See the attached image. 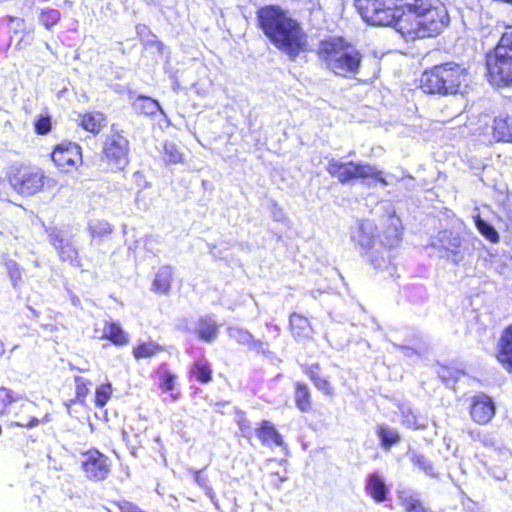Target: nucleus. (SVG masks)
Instances as JSON below:
<instances>
[{
  "label": "nucleus",
  "mask_w": 512,
  "mask_h": 512,
  "mask_svg": "<svg viewBox=\"0 0 512 512\" xmlns=\"http://www.w3.org/2000/svg\"><path fill=\"white\" fill-rule=\"evenodd\" d=\"M157 46H158L160 49H162V48H163V44H162V42H157Z\"/></svg>",
  "instance_id": "50"
},
{
  "label": "nucleus",
  "mask_w": 512,
  "mask_h": 512,
  "mask_svg": "<svg viewBox=\"0 0 512 512\" xmlns=\"http://www.w3.org/2000/svg\"><path fill=\"white\" fill-rule=\"evenodd\" d=\"M506 215H507V219L512 224V210L511 209L508 210Z\"/></svg>",
  "instance_id": "49"
},
{
  "label": "nucleus",
  "mask_w": 512,
  "mask_h": 512,
  "mask_svg": "<svg viewBox=\"0 0 512 512\" xmlns=\"http://www.w3.org/2000/svg\"><path fill=\"white\" fill-rule=\"evenodd\" d=\"M495 360L508 374H512V323L505 326L496 342Z\"/></svg>",
  "instance_id": "12"
},
{
  "label": "nucleus",
  "mask_w": 512,
  "mask_h": 512,
  "mask_svg": "<svg viewBox=\"0 0 512 512\" xmlns=\"http://www.w3.org/2000/svg\"><path fill=\"white\" fill-rule=\"evenodd\" d=\"M137 101L138 109L145 115H155L160 109L158 101L151 97L139 96Z\"/></svg>",
  "instance_id": "37"
},
{
  "label": "nucleus",
  "mask_w": 512,
  "mask_h": 512,
  "mask_svg": "<svg viewBox=\"0 0 512 512\" xmlns=\"http://www.w3.org/2000/svg\"><path fill=\"white\" fill-rule=\"evenodd\" d=\"M326 170L332 178L337 179L341 184H346L358 179H372L382 185H388L383 172L369 163L354 161L341 162L332 159L329 161Z\"/></svg>",
  "instance_id": "7"
},
{
  "label": "nucleus",
  "mask_w": 512,
  "mask_h": 512,
  "mask_svg": "<svg viewBox=\"0 0 512 512\" xmlns=\"http://www.w3.org/2000/svg\"><path fill=\"white\" fill-rule=\"evenodd\" d=\"M88 230L92 237L100 238L109 235L113 231V228L105 220H96L89 224Z\"/></svg>",
  "instance_id": "38"
},
{
  "label": "nucleus",
  "mask_w": 512,
  "mask_h": 512,
  "mask_svg": "<svg viewBox=\"0 0 512 512\" xmlns=\"http://www.w3.org/2000/svg\"><path fill=\"white\" fill-rule=\"evenodd\" d=\"M220 325L210 315L201 316L196 323L195 333L199 340L211 343L219 334Z\"/></svg>",
  "instance_id": "21"
},
{
  "label": "nucleus",
  "mask_w": 512,
  "mask_h": 512,
  "mask_svg": "<svg viewBox=\"0 0 512 512\" xmlns=\"http://www.w3.org/2000/svg\"><path fill=\"white\" fill-rule=\"evenodd\" d=\"M467 411L472 422L477 425L489 424L496 415L493 398L484 392H478L467 398Z\"/></svg>",
  "instance_id": "11"
},
{
  "label": "nucleus",
  "mask_w": 512,
  "mask_h": 512,
  "mask_svg": "<svg viewBox=\"0 0 512 512\" xmlns=\"http://www.w3.org/2000/svg\"><path fill=\"white\" fill-rule=\"evenodd\" d=\"M470 82L468 68L449 60L425 68L419 77L418 87L426 95L449 97L466 93Z\"/></svg>",
  "instance_id": "3"
},
{
  "label": "nucleus",
  "mask_w": 512,
  "mask_h": 512,
  "mask_svg": "<svg viewBox=\"0 0 512 512\" xmlns=\"http://www.w3.org/2000/svg\"><path fill=\"white\" fill-rule=\"evenodd\" d=\"M177 376L171 371H165L159 375V388L163 392H168L174 389Z\"/></svg>",
  "instance_id": "39"
},
{
  "label": "nucleus",
  "mask_w": 512,
  "mask_h": 512,
  "mask_svg": "<svg viewBox=\"0 0 512 512\" xmlns=\"http://www.w3.org/2000/svg\"><path fill=\"white\" fill-rule=\"evenodd\" d=\"M38 20L41 25L50 31L60 22L61 13L58 9L46 7L40 10Z\"/></svg>",
  "instance_id": "30"
},
{
  "label": "nucleus",
  "mask_w": 512,
  "mask_h": 512,
  "mask_svg": "<svg viewBox=\"0 0 512 512\" xmlns=\"http://www.w3.org/2000/svg\"><path fill=\"white\" fill-rule=\"evenodd\" d=\"M237 424L243 435H246L251 430V422L247 419L244 413H239Z\"/></svg>",
  "instance_id": "45"
},
{
  "label": "nucleus",
  "mask_w": 512,
  "mask_h": 512,
  "mask_svg": "<svg viewBox=\"0 0 512 512\" xmlns=\"http://www.w3.org/2000/svg\"><path fill=\"white\" fill-rule=\"evenodd\" d=\"M405 423H406V425H407L409 428H412V429H419V428H421V426H420V425H416V424H413V425H412V424L408 421V419L406 420V422H405Z\"/></svg>",
  "instance_id": "48"
},
{
  "label": "nucleus",
  "mask_w": 512,
  "mask_h": 512,
  "mask_svg": "<svg viewBox=\"0 0 512 512\" xmlns=\"http://www.w3.org/2000/svg\"><path fill=\"white\" fill-rule=\"evenodd\" d=\"M401 240V234L400 232L398 231L397 228H395V234L394 236L384 244L385 247L387 248H394Z\"/></svg>",
  "instance_id": "46"
},
{
  "label": "nucleus",
  "mask_w": 512,
  "mask_h": 512,
  "mask_svg": "<svg viewBox=\"0 0 512 512\" xmlns=\"http://www.w3.org/2000/svg\"><path fill=\"white\" fill-rule=\"evenodd\" d=\"M376 435L379 439L380 446L387 451L401 440L399 433L386 424H379L376 427Z\"/></svg>",
  "instance_id": "27"
},
{
  "label": "nucleus",
  "mask_w": 512,
  "mask_h": 512,
  "mask_svg": "<svg viewBox=\"0 0 512 512\" xmlns=\"http://www.w3.org/2000/svg\"><path fill=\"white\" fill-rule=\"evenodd\" d=\"M173 274L171 269H164L158 272L154 278L152 289L157 294H166L169 292Z\"/></svg>",
  "instance_id": "28"
},
{
  "label": "nucleus",
  "mask_w": 512,
  "mask_h": 512,
  "mask_svg": "<svg viewBox=\"0 0 512 512\" xmlns=\"http://www.w3.org/2000/svg\"><path fill=\"white\" fill-rule=\"evenodd\" d=\"M365 490L367 494L377 503H382L387 499L388 489L382 477L377 473H373L369 476Z\"/></svg>",
  "instance_id": "23"
},
{
  "label": "nucleus",
  "mask_w": 512,
  "mask_h": 512,
  "mask_svg": "<svg viewBox=\"0 0 512 512\" xmlns=\"http://www.w3.org/2000/svg\"><path fill=\"white\" fill-rule=\"evenodd\" d=\"M74 388H75V396L73 399L69 401L67 406L69 407L71 404H80L82 406L86 405L87 397L90 394V387L92 386V381L82 377V376H74Z\"/></svg>",
  "instance_id": "25"
},
{
  "label": "nucleus",
  "mask_w": 512,
  "mask_h": 512,
  "mask_svg": "<svg viewBox=\"0 0 512 512\" xmlns=\"http://www.w3.org/2000/svg\"><path fill=\"white\" fill-rule=\"evenodd\" d=\"M7 273L14 285H16L22 278V268L14 260H8L5 263Z\"/></svg>",
  "instance_id": "41"
},
{
  "label": "nucleus",
  "mask_w": 512,
  "mask_h": 512,
  "mask_svg": "<svg viewBox=\"0 0 512 512\" xmlns=\"http://www.w3.org/2000/svg\"><path fill=\"white\" fill-rule=\"evenodd\" d=\"M412 463L426 474H432L433 466L423 455H415Z\"/></svg>",
  "instance_id": "43"
},
{
  "label": "nucleus",
  "mask_w": 512,
  "mask_h": 512,
  "mask_svg": "<svg viewBox=\"0 0 512 512\" xmlns=\"http://www.w3.org/2000/svg\"><path fill=\"white\" fill-rule=\"evenodd\" d=\"M33 128L37 135L44 136L49 134L53 128L51 116L48 113L37 115L33 122Z\"/></svg>",
  "instance_id": "35"
},
{
  "label": "nucleus",
  "mask_w": 512,
  "mask_h": 512,
  "mask_svg": "<svg viewBox=\"0 0 512 512\" xmlns=\"http://www.w3.org/2000/svg\"><path fill=\"white\" fill-rule=\"evenodd\" d=\"M474 223L481 235H483L487 240L492 243L499 242L500 237L496 229L493 225L483 220L480 215H476L474 217Z\"/></svg>",
  "instance_id": "32"
},
{
  "label": "nucleus",
  "mask_w": 512,
  "mask_h": 512,
  "mask_svg": "<svg viewBox=\"0 0 512 512\" xmlns=\"http://www.w3.org/2000/svg\"><path fill=\"white\" fill-rule=\"evenodd\" d=\"M163 158L166 163L180 164L184 161V153L181 152L176 144L166 142L163 146Z\"/></svg>",
  "instance_id": "33"
},
{
  "label": "nucleus",
  "mask_w": 512,
  "mask_h": 512,
  "mask_svg": "<svg viewBox=\"0 0 512 512\" xmlns=\"http://www.w3.org/2000/svg\"><path fill=\"white\" fill-rule=\"evenodd\" d=\"M490 135L495 142L512 143V115L495 116L490 125Z\"/></svg>",
  "instance_id": "17"
},
{
  "label": "nucleus",
  "mask_w": 512,
  "mask_h": 512,
  "mask_svg": "<svg viewBox=\"0 0 512 512\" xmlns=\"http://www.w3.org/2000/svg\"><path fill=\"white\" fill-rule=\"evenodd\" d=\"M301 369L318 391L328 397L335 396V389L330 380L321 376L319 363L304 364L301 365Z\"/></svg>",
  "instance_id": "16"
},
{
  "label": "nucleus",
  "mask_w": 512,
  "mask_h": 512,
  "mask_svg": "<svg viewBox=\"0 0 512 512\" xmlns=\"http://www.w3.org/2000/svg\"><path fill=\"white\" fill-rule=\"evenodd\" d=\"M289 330L292 336L298 340H308L313 335V327L309 319L298 312H292L289 315Z\"/></svg>",
  "instance_id": "19"
},
{
  "label": "nucleus",
  "mask_w": 512,
  "mask_h": 512,
  "mask_svg": "<svg viewBox=\"0 0 512 512\" xmlns=\"http://www.w3.org/2000/svg\"><path fill=\"white\" fill-rule=\"evenodd\" d=\"M50 159L64 173H71L83 163L82 147L73 141H62L53 146Z\"/></svg>",
  "instance_id": "10"
},
{
  "label": "nucleus",
  "mask_w": 512,
  "mask_h": 512,
  "mask_svg": "<svg viewBox=\"0 0 512 512\" xmlns=\"http://www.w3.org/2000/svg\"><path fill=\"white\" fill-rule=\"evenodd\" d=\"M293 399L297 410L301 413H313L315 411L312 391L304 381H296L293 385Z\"/></svg>",
  "instance_id": "18"
},
{
  "label": "nucleus",
  "mask_w": 512,
  "mask_h": 512,
  "mask_svg": "<svg viewBox=\"0 0 512 512\" xmlns=\"http://www.w3.org/2000/svg\"><path fill=\"white\" fill-rule=\"evenodd\" d=\"M129 140L120 132L108 135L102 145L100 162L110 172L123 171L129 164Z\"/></svg>",
  "instance_id": "8"
},
{
  "label": "nucleus",
  "mask_w": 512,
  "mask_h": 512,
  "mask_svg": "<svg viewBox=\"0 0 512 512\" xmlns=\"http://www.w3.org/2000/svg\"><path fill=\"white\" fill-rule=\"evenodd\" d=\"M165 346L153 341H139L137 342L131 350L132 356L136 361L142 359L153 358L158 354L164 352Z\"/></svg>",
  "instance_id": "22"
},
{
  "label": "nucleus",
  "mask_w": 512,
  "mask_h": 512,
  "mask_svg": "<svg viewBox=\"0 0 512 512\" xmlns=\"http://www.w3.org/2000/svg\"><path fill=\"white\" fill-rule=\"evenodd\" d=\"M376 226L368 220L359 223L358 243L364 248H372L374 243V230Z\"/></svg>",
  "instance_id": "29"
},
{
  "label": "nucleus",
  "mask_w": 512,
  "mask_h": 512,
  "mask_svg": "<svg viewBox=\"0 0 512 512\" xmlns=\"http://www.w3.org/2000/svg\"><path fill=\"white\" fill-rule=\"evenodd\" d=\"M402 504L406 512H429L419 499L412 496L403 498Z\"/></svg>",
  "instance_id": "40"
},
{
  "label": "nucleus",
  "mask_w": 512,
  "mask_h": 512,
  "mask_svg": "<svg viewBox=\"0 0 512 512\" xmlns=\"http://www.w3.org/2000/svg\"><path fill=\"white\" fill-rule=\"evenodd\" d=\"M18 396L9 388L0 387V418L9 413V407L16 402Z\"/></svg>",
  "instance_id": "36"
},
{
  "label": "nucleus",
  "mask_w": 512,
  "mask_h": 512,
  "mask_svg": "<svg viewBox=\"0 0 512 512\" xmlns=\"http://www.w3.org/2000/svg\"><path fill=\"white\" fill-rule=\"evenodd\" d=\"M485 75L494 86L512 87V28L485 54Z\"/></svg>",
  "instance_id": "5"
},
{
  "label": "nucleus",
  "mask_w": 512,
  "mask_h": 512,
  "mask_svg": "<svg viewBox=\"0 0 512 512\" xmlns=\"http://www.w3.org/2000/svg\"><path fill=\"white\" fill-rule=\"evenodd\" d=\"M80 468L88 481H105L111 472V461L108 456L97 448H90L81 452Z\"/></svg>",
  "instance_id": "9"
},
{
  "label": "nucleus",
  "mask_w": 512,
  "mask_h": 512,
  "mask_svg": "<svg viewBox=\"0 0 512 512\" xmlns=\"http://www.w3.org/2000/svg\"><path fill=\"white\" fill-rule=\"evenodd\" d=\"M103 331L97 335L99 340L109 341L116 347H123L129 344L130 336L124 330L121 323L113 320H104L102 322Z\"/></svg>",
  "instance_id": "14"
},
{
  "label": "nucleus",
  "mask_w": 512,
  "mask_h": 512,
  "mask_svg": "<svg viewBox=\"0 0 512 512\" xmlns=\"http://www.w3.org/2000/svg\"><path fill=\"white\" fill-rule=\"evenodd\" d=\"M5 353V344L4 342L0 339V357H2Z\"/></svg>",
  "instance_id": "47"
},
{
  "label": "nucleus",
  "mask_w": 512,
  "mask_h": 512,
  "mask_svg": "<svg viewBox=\"0 0 512 512\" xmlns=\"http://www.w3.org/2000/svg\"><path fill=\"white\" fill-rule=\"evenodd\" d=\"M450 24V15L442 0H407L398 34L406 42L439 36Z\"/></svg>",
  "instance_id": "2"
},
{
  "label": "nucleus",
  "mask_w": 512,
  "mask_h": 512,
  "mask_svg": "<svg viewBox=\"0 0 512 512\" xmlns=\"http://www.w3.org/2000/svg\"><path fill=\"white\" fill-rule=\"evenodd\" d=\"M193 478L195 480V482L202 488H204L206 490V494L212 498L214 496V491L212 489V487L209 485V480H208V477L205 476L203 473H202V470H198V471H195L193 473Z\"/></svg>",
  "instance_id": "42"
},
{
  "label": "nucleus",
  "mask_w": 512,
  "mask_h": 512,
  "mask_svg": "<svg viewBox=\"0 0 512 512\" xmlns=\"http://www.w3.org/2000/svg\"><path fill=\"white\" fill-rule=\"evenodd\" d=\"M232 337L238 344L247 346L250 349L261 350L264 345L262 341L255 339L253 335L245 329H236Z\"/></svg>",
  "instance_id": "31"
},
{
  "label": "nucleus",
  "mask_w": 512,
  "mask_h": 512,
  "mask_svg": "<svg viewBox=\"0 0 512 512\" xmlns=\"http://www.w3.org/2000/svg\"><path fill=\"white\" fill-rule=\"evenodd\" d=\"M33 409L30 403H24L19 406V411L15 413L16 420L12 421L10 427L33 428L39 424L35 416L28 415Z\"/></svg>",
  "instance_id": "26"
},
{
  "label": "nucleus",
  "mask_w": 512,
  "mask_h": 512,
  "mask_svg": "<svg viewBox=\"0 0 512 512\" xmlns=\"http://www.w3.org/2000/svg\"><path fill=\"white\" fill-rule=\"evenodd\" d=\"M112 503L120 512H137L140 508L135 503L125 499L113 501Z\"/></svg>",
  "instance_id": "44"
},
{
  "label": "nucleus",
  "mask_w": 512,
  "mask_h": 512,
  "mask_svg": "<svg viewBox=\"0 0 512 512\" xmlns=\"http://www.w3.org/2000/svg\"><path fill=\"white\" fill-rule=\"evenodd\" d=\"M107 125V116L101 111H84L78 114L77 126L97 136Z\"/></svg>",
  "instance_id": "15"
},
{
  "label": "nucleus",
  "mask_w": 512,
  "mask_h": 512,
  "mask_svg": "<svg viewBox=\"0 0 512 512\" xmlns=\"http://www.w3.org/2000/svg\"><path fill=\"white\" fill-rule=\"evenodd\" d=\"M6 178L19 195L32 196L43 189L46 176L43 169L36 165L17 163L9 167Z\"/></svg>",
  "instance_id": "6"
},
{
  "label": "nucleus",
  "mask_w": 512,
  "mask_h": 512,
  "mask_svg": "<svg viewBox=\"0 0 512 512\" xmlns=\"http://www.w3.org/2000/svg\"><path fill=\"white\" fill-rule=\"evenodd\" d=\"M316 55L329 72L345 79L356 78L364 58L362 52L342 36L321 40Z\"/></svg>",
  "instance_id": "4"
},
{
  "label": "nucleus",
  "mask_w": 512,
  "mask_h": 512,
  "mask_svg": "<svg viewBox=\"0 0 512 512\" xmlns=\"http://www.w3.org/2000/svg\"><path fill=\"white\" fill-rule=\"evenodd\" d=\"M256 436L264 446L282 447L285 445L284 439L276 426L267 420L259 423L256 429Z\"/></svg>",
  "instance_id": "20"
},
{
  "label": "nucleus",
  "mask_w": 512,
  "mask_h": 512,
  "mask_svg": "<svg viewBox=\"0 0 512 512\" xmlns=\"http://www.w3.org/2000/svg\"><path fill=\"white\" fill-rule=\"evenodd\" d=\"M256 23L269 42L288 57L295 58L308 51V35L302 22L282 6L259 7Z\"/></svg>",
  "instance_id": "1"
},
{
  "label": "nucleus",
  "mask_w": 512,
  "mask_h": 512,
  "mask_svg": "<svg viewBox=\"0 0 512 512\" xmlns=\"http://www.w3.org/2000/svg\"><path fill=\"white\" fill-rule=\"evenodd\" d=\"M189 377L200 384H208L213 380L211 365L202 359H195L189 370Z\"/></svg>",
  "instance_id": "24"
},
{
  "label": "nucleus",
  "mask_w": 512,
  "mask_h": 512,
  "mask_svg": "<svg viewBox=\"0 0 512 512\" xmlns=\"http://www.w3.org/2000/svg\"><path fill=\"white\" fill-rule=\"evenodd\" d=\"M49 242L56 250L62 262H67L73 267H80L82 265L78 249L72 241L66 239L59 232H53L49 235Z\"/></svg>",
  "instance_id": "13"
},
{
  "label": "nucleus",
  "mask_w": 512,
  "mask_h": 512,
  "mask_svg": "<svg viewBox=\"0 0 512 512\" xmlns=\"http://www.w3.org/2000/svg\"><path fill=\"white\" fill-rule=\"evenodd\" d=\"M112 385L110 383H103L96 387L94 395V405L97 408H103L108 403L112 396Z\"/></svg>",
  "instance_id": "34"
}]
</instances>
